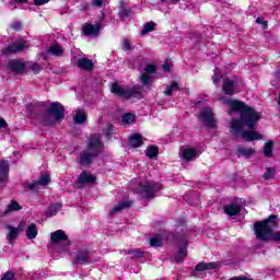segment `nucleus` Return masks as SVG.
Here are the masks:
<instances>
[{
  "instance_id": "obj_1",
  "label": "nucleus",
  "mask_w": 280,
  "mask_h": 280,
  "mask_svg": "<svg viewBox=\"0 0 280 280\" xmlns=\"http://www.w3.org/2000/svg\"><path fill=\"white\" fill-rule=\"evenodd\" d=\"M222 102L228 104L232 113H240V119L232 118L230 120L231 135L241 137L244 141H258L261 139V135L255 131L259 119H261V112L255 110L244 102L233 100H223Z\"/></svg>"
},
{
  "instance_id": "obj_2",
  "label": "nucleus",
  "mask_w": 280,
  "mask_h": 280,
  "mask_svg": "<svg viewBox=\"0 0 280 280\" xmlns=\"http://www.w3.org/2000/svg\"><path fill=\"white\" fill-rule=\"evenodd\" d=\"M278 228L279 221H277V215L271 214L267 220L254 224V233L260 242H269V240H273V242L280 244V231L272 233V231Z\"/></svg>"
},
{
  "instance_id": "obj_3",
  "label": "nucleus",
  "mask_w": 280,
  "mask_h": 280,
  "mask_svg": "<svg viewBox=\"0 0 280 280\" xmlns=\"http://www.w3.org/2000/svg\"><path fill=\"white\" fill-rule=\"evenodd\" d=\"M102 148H104V143H102V138L93 136L89 138L88 149L81 151L77 156V163L81 167H89L100 156L102 153Z\"/></svg>"
},
{
  "instance_id": "obj_4",
  "label": "nucleus",
  "mask_w": 280,
  "mask_h": 280,
  "mask_svg": "<svg viewBox=\"0 0 280 280\" xmlns=\"http://www.w3.org/2000/svg\"><path fill=\"white\" fill-rule=\"evenodd\" d=\"M65 119V106L59 102H55L47 109V114L42 117V124L44 126H54L56 121H62Z\"/></svg>"
},
{
  "instance_id": "obj_5",
  "label": "nucleus",
  "mask_w": 280,
  "mask_h": 280,
  "mask_svg": "<svg viewBox=\"0 0 280 280\" xmlns=\"http://www.w3.org/2000/svg\"><path fill=\"white\" fill-rule=\"evenodd\" d=\"M163 189V185L156 182H148L144 184H140L139 187L136 188V192L141 196L144 200H153L156 198V194Z\"/></svg>"
},
{
  "instance_id": "obj_6",
  "label": "nucleus",
  "mask_w": 280,
  "mask_h": 280,
  "mask_svg": "<svg viewBox=\"0 0 280 280\" xmlns=\"http://www.w3.org/2000/svg\"><path fill=\"white\" fill-rule=\"evenodd\" d=\"M110 91L114 95H118V97H122L124 100H130V97H139V95H141V88L124 89L118 83H113Z\"/></svg>"
},
{
  "instance_id": "obj_7",
  "label": "nucleus",
  "mask_w": 280,
  "mask_h": 280,
  "mask_svg": "<svg viewBox=\"0 0 280 280\" xmlns=\"http://www.w3.org/2000/svg\"><path fill=\"white\" fill-rule=\"evenodd\" d=\"M50 242L51 244H57L60 246L61 249H59L58 253H65V248L71 246V241H69V236L62 230H57L52 232L50 234Z\"/></svg>"
},
{
  "instance_id": "obj_8",
  "label": "nucleus",
  "mask_w": 280,
  "mask_h": 280,
  "mask_svg": "<svg viewBox=\"0 0 280 280\" xmlns=\"http://www.w3.org/2000/svg\"><path fill=\"white\" fill-rule=\"evenodd\" d=\"M174 240H176L180 246L175 261L176 264H183L187 258V235L174 236Z\"/></svg>"
},
{
  "instance_id": "obj_9",
  "label": "nucleus",
  "mask_w": 280,
  "mask_h": 280,
  "mask_svg": "<svg viewBox=\"0 0 280 280\" xmlns=\"http://www.w3.org/2000/svg\"><path fill=\"white\" fill-rule=\"evenodd\" d=\"M200 120L207 128H215V118L213 114V108L203 107L200 113Z\"/></svg>"
},
{
  "instance_id": "obj_10",
  "label": "nucleus",
  "mask_w": 280,
  "mask_h": 280,
  "mask_svg": "<svg viewBox=\"0 0 280 280\" xmlns=\"http://www.w3.org/2000/svg\"><path fill=\"white\" fill-rule=\"evenodd\" d=\"M25 49H27V42L20 40L3 48L2 54L3 56H12V54H19Z\"/></svg>"
},
{
  "instance_id": "obj_11",
  "label": "nucleus",
  "mask_w": 280,
  "mask_h": 280,
  "mask_svg": "<svg viewBox=\"0 0 280 280\" xmlns=\"http://www.w3.org/2000/svg\"><path fill=\"white\" fill-rule=\"evenodd\" d=\"M172 240H174V234L161 232L150 240V246L161 248V246H163V242H172Z\"/></svg>"
},
{
  "instance_id": "obj_12",
  "label": "nucleus",
  "mask_w": 280,
  "mask_h": 280,
  "mask_svg": "<svg viewBox=\"0 0 280 280\" xmlns=\"http://www.w3.org/2000/svg\"><path fill=\"white\" fill-rule=\"evenodd\" d=\"M49 180H51V177H49L48 174H44L37 180L26 184V187H28L31 191H38L40 187H47Z\"/></svg>"
},
{
  "instance_id": "obj_13",
  "label": "nucleus",
  "mask_w": 280,
  "mask_h": 280,
  "mask_svg": "<svg viewBox=\"0 0 280 280\" xmlns=\"http://www.w3.org/2000/svg\"><path fill=\"white\" fill-rule=\"evenodd\" d=\"M100 30H102L101 22L96 23L95 25L85 24L83 26V34H85V36H100Z\"/></svg>"
},
{
  "instance_id": "obj_14",
  "label": "nucleus",
  "mask_w": 280,
  "mask_h": 280,
  "mask_svg": "<svg viewBox=\"0 0 280 280\" xmlns=\"http://www.w3.org/2000/svg\"><path fill=\"white\" fill-rule=\"evenodd\" d=\"M8 69L13 73H23L25 71V65L16 59H11L8 62Z\"/></svg>"
},
{
  "instance_id": "obj_15",
  "label": "nucleus",
  "mask_w": 280,
  "mask_h": 280,
  "mask_svg": "<svg viewBox=\"0 0 280 280\" xmlns=\"http://www.w3.org/2000/svg\"><path fill=\"white\" fill-rule=\"evenodd\" d=\"M91 262V254L89 250H79L74 258L73 264H90Z\"/></svg>"
},
{
  "instance_id": "obj_16",
  "label": "nucleus",
  "mask_w": 280,
  "mask_h": 280,
  "mask_svg": "<svg viewBox=\"0 0 280 280\" xmlns=\"http://www.w3.org/2000/svg\"><path fill=\"white\" fill-rule=\"evenodd\" d=\"M257 151L255 149L246 148V147H238L236 149V156L238 159H250Z\"/></svg>"
},
{
  "instance_id": "obj_17",
  "label": "nucleus",
  "mask_w": 280,
  "mask_h": 280,
  "mask_svg": "<svg viewBox=\"0 0 280 280\" xmlns=\"http://www.w3.org/2000/svg\"><path fill=\"white\" fill-rule=\"evenodd\" d=\"M182 156L184 161H196L200 156V153L196 149L188 148L182 151Z\"/></svg>"
},
{
  "instance_id": "obj_18",
  "label": "nucleus",
  "mask_w": 280,
  "mask_h": 280,
  "mask_svg": "<svg viewBox=\"0 0 280 280\" xmlns=\"http://www.w3.org/2000/svg\"><path fill=\"white\" fill-rule=\"evenodd\" d=\"M222 91L225 93V95H233V93H235V81L223 79Z\"/></svg>"
},
{
  "instance_id": "obj_19",
  "label": "nucleus",
  "mask_w": 280,
  "mask_h": 280,
  "mask_svg": "<svg viewBox=\"0 0 280 280\" xmlns=\"http://www.w3.org/2000/svg\"><path fill=\"white\" fill-rule=\"evenodd\" d=\"M128 148H141L143 145V137L139 133H135L129 137Z\"/></svg>"
},
{
  "instance_id": "obj_20",
  "label": "nucleus",
  "mask_w": 280,
  "mask_h": 280,
  "mask_svg": "<svg viewBox=\"0 0 280 280\" xmlns=\"http://www.w3.org/2000/svg\"><path fill=\"white\" fill-rule=\"evenodd\" d=\"M77 65H78L79 69H82L83 71H93V69L95 67L93 61L90 59H86V58L79 59Z\"/></svg>"
},
{
  "instance_id": "obj_21",
  "label": "nucleus",
  "mask_w": 280,
  "mask_h": 280,
  "mask_svg": "<svg viewBox=\"0 0 280 280\" xmlns=\"http://www.w3.org/2000/svg\"><path fill=\"white\" fill-rule=\"evenodd\" d=\"M78 183L80 185H89V183H95V176L84 171L79 175Z\"/></svg>"
},
{
  "instance_id": "obj_22",
  "label": "nucleus",
  "mask_w": 280,
  "mask_h": 280,
  "mask_svg": "<svg viewBox=\"0 0 280 280\" xmlns=\"http://www.w3.org/2000/svg\"><path fill=\"white\" fill-rule=\"evenodd\" d=\"M241 211L242 207L237 203H230L224 207V213L230 217L237 215Z\"/></svg>"
},
{
  "instance_id": "obj_23",
  "label": "nucleus",
  "mask_w": 280,
  "mask_h": 280,
  "mask_svg": "<svg viewBox=\"0 0 280 280\" xmlns=\"http://www.w3.org/2000/svg\"><path fill=\"white\" fill-rule=\"evenodd\" d=\"M8 172H10V164L8 162H0V183L8 180Z\"/></svg>"
},
{
  "instance_id": "obj_24",
  "label": "nucleus",
  "mask_w": 280,
  "mask_h": 280,
  "mask_svg": "<svg viewBox=\"0 0 280 280\" xmlns=\"http://www.w3.org/2000/svg\"><path fill=\"white\" fill-rule=\"evenodd\" d=\"M74 124L82 125L86 122V113L84 109H78L73 115Z\"/></svg>"
},
{
  "instance_id": "obj_25",
  "label": "nucleus",
  "mask_w": 280,
  "mask_h": 280,
  "mask_svg": "<svg viewBox=\"0 0 280 280\" xmlns=\"http://www.w3.org/2000/svg\"><path fill=\"white\" fill-rule=\"evenodd\" d=\"M62 209V203H54L47 208L45 214L47 218H54V215L58 214V211Z\"/></svg>"
},
{
  "instance_id": "obj_26",
  "label": "nucleus",
  "mask_w": 280,
  "mask_h": 280,
  "mask_svg": "<svg viewBox=\"0 0 280 280\" xmlns=\"http://www.w3.org/2000/svg\"><path fill=\"white\" fill-rule=\"evenodd\" d=\"M213 268H218L217 262H199L195 267V270H197V272H203V270H213Z\"/></svg>"
},
{
  "instance_id": "obj_27",
  "label": "nucleus",
  "mask_w": 280,
  "mask_h": 280,
  "mask_svg": "<svg viewBox=\"0 0 280 280\" xmlns=\"http://www.w3.org/2000/svg\"><path fill=\"white\" fill-rule=\"evenodd\" d=\"M130 207H132V201H121L113 208L110 213H119V211H124V209H130Z\"/></svg>"
},
{
  "instance_id": "obj_28",
  "label": "nucleus",
  "mask_w": 280,
  "mask_h": 280,
  "mask_svg": "<svg viewBox=\"0 0 280 280\" xmlns=\"http://www.w3.org/2000/svg\"><path fill=\"white\" fill-rule=\"evenodd\" d=\"M36 235H38V228L32 223L26 228V237L27 240H36Z\"/></svg>"
},
{
  "instance_id": "obj_29",
  "label": "nucleus",
  "mask_w": 280,
  "mask_h": 280,
  "mask_svg": "<svg viewBox=\"0 0 280 280\" xmlns=\"http://www.w3.org/2000/svg\"><path fill=\"white\" fill-rule=\"evenodd\" d=\"M130 12H131V10L129 8H126L124 2H120V4H119V12H118L119 19L121 21H126V19H128V16H130Z\"/></svg>"
},
{
  "instance_id": "obj_30",
  "label": "nucleus",
  "mask_w": 280,
  "mask_h": 280,
  "mask_svg": "<svg viewBox=\"0 0 280 280\" xmlns=\"http://www.w3.org/2000/svg\"><path fill=\"white\" fill-rule=\"evenodd\" d=\"M154 27H156V24L154 22L145 23L142 30L140 31V35L145 36V34H150V32H154Z\"/></svg>"
},
{
  "instance_id": "obj_31",
  "label": "nucleus",
  "mask_w": 280,
  "mask_h": 280,
  "mask_svg": "<svg viewBox=\"0 0 280 280\" xmlns=\"http://www.w3.org/2000/svg\"><path fill=\"white\" fill-rule=\"evenodd\" d=\"M48 51L52 56H62V54H65V48H62L59 44H54L49 47Z\"/></svg>"
},
{
  "instance_id": "obj_32",
  "label": "nucleus",
  "mask_w": 280,
  "mask_h": 280,
  "mask_svg": "<svg viewBox=\"0 0 280 280\" xmlns=\"http://www.w3.org/2000/svg\"><path fill=\"white\" fill-rule=\"evenodd\" d=\"M22 207L19 205V202L12 200L9 205L7 210L4 211V215H8V213H12V211H21Z\"/></svg>"
},
{
  "instance_id": "obj_33",
  "label": "nucleus",
  "mask_w": 280,
  "mask_h": 280,
  "mask_svg": "<svg viewBox=\"0 0 280 280\" xmlns=\"http://www.w3.org/2000/svg\"><path fill=\"white\" fill-rule=\"evenodd\" d=\"M145 155L149 159H155V156H159V147L156 145L148 147V149L145 150Z\"/></svg>"
},
{
  "instance_id": "obj_34",
  "label": "nucleus",
  "mask_w": 280,
  "mask_h": 280,
  "mask_svg": "<svg viewBox=\"0 0 280 280\" xmlns=\"http://www.w3.org/2000/svg\"><path fill=\"white\" fill-rule=\"evenodd\" d=\"M272 148H273L272 141L265 143L264 154H265V156H267V159H272Z\"/></svg>"
},
{
  "instance_id": "obj_35",
  "label": "nucleus",
  "mask_w": 280,
  "mask_h": 280,
  "mask_svg": "<svg viewBox=\"0 0 280 280\" xmlns=\"http://www.w3.org/2000/svg\"><path fill=\"white\" fill-rule=\"evenodd\" d=\"M7 229H8V231H10L9 242H10V244H12V242H14V240H16V237H19V231L16 229L12 228V225H8Z\"/></svg>"
},
{
  "instance_id": "obj_36",
  "label": "nucleus",
  "mask_w": 280,
  "mask_h": 280,
  "mask_svg": "<svg viewBox=\"0 0 280 280\" xmlns=\"http://www.w3.org/2000/svg\"><path fill=\"white\" fill-rule=\"evenodd\" d=\"M178 91V82L174 81L171 85H167L164 95H172V93Z\"/></svg>"
},
{
  "instance_id": "obj_37",
  "label": "nucleus",
  "mask_w": 280,
  "mask_h": 280,
  "mask_svg": "<svg viewBox=\"0 0 280 280\" xmlns=\"http://www.w3.org/2000/svg\"><path fill=\"white\" fill-rule=\"evenodd\" d=\"M266 173L262 175V178L265 180H271V178H275V175L277 174V171L272 167H267Z\"/></svg>"
},
{
  "instance_id": "obj_38",
  "label": "nucleus",
  "mask_w": 280,
  "mask_h": 280,
  "mask_svg": "<svg viewBox=\"0 0 280 280\" xmlns=\"http://www.w3.org/2000/svg\"><path fill=\"white\" fill-rule=\"evenodd\" d=\"M140 80L144 86H150L152 84V77L142 72Z\"/></svg>"
},
{
  "instance_id": "obj_39",
  "label": "nucleus",
  "mask_w": 280,
  "mask_h": 280,
  "mask_svg": "<svg viewBox=\"0 0 280 280\" xmlns=\"http://www.w3.org/2000/svg\"><path fill=\"white\" fill-rule=\"evenodd\" d=\"M127 255H133V257H136V259H141L143 258V250L141 249H128Z\"/></svg>"
},
{
  "instance_id": "obj_40",
  "label": "nucleus",
  "mask_w": 280,
  "mask_h": 280,
  "mask_svg": "<svg viewBox=\"0 0 280 280\" xmlns=\"http://www.w3.org/2000/svg\"><path fill=\"white\" fill-rule=\"evenodd\" d=\"M122 121L124 124H132L135 121V114H130V113L125 114L122 116Z\"/></svg>"
},
{
  "instance_id": "obj_41",
  "label": "nucleus",
  "mask_w": 280,
  "mask_h": 280,
  "mask_svg": "<svg viewBox=\"0 0 280 280\" xmlns=\"http://www.w3.org/2000/svg\"><path fill=\"white\" fill-rule=\"evenodd\" d=\"M114 133H115V129H114L113 125H107L106 129L104 130L105 137H107V139H110V137Z\"/></svg>"
},
{
  "instance_id": "obj_42",
  "label": "nucleus",
  "mask_w": 280,
  "mask_h": 280,
  "mask_svg": "<svg viewBox=\"0 0 280 280\" xmlns=\"http://www.w3.org/2000/svg\"><path fill=\"white\" fill-rule=\"evenodd\" d=\"M30 69H31V71H33V73H35V74H38V73H40V71H43V67H40L38 63H32V65L30 66Z\"/></svg>"
},
{
  "instance_id": "obj_43",
  "label": "nucleus",
  "mask_w": 280,
  "mask_h": 280,
  "mask_svg": "<svg viewBox=\"0 0 280 280\" xmlns=\"http://www.w3.org/2000/svg\"><path fill=\"white\" fill-rule=\"evenodd\" d=\"M143 73H156V66L154 65H148L144 69Z\"/></svg>"
},
{
  "instance_id": "obj_44",
  "label": "nucleus",
  "mask_w": 280,
  "mask_h": 280,
  "mask_svg": "<svg viewBox=\"0 0 280 280\" xmlns=\"http://www.w3.org/2000/svg\"><path fill=\"white\" fill-rule=\"evenodd\" d=\"M122 49H124V51H130V49H132L130 40H128V39L122 40Z\"/></svg>"
},
{
  "instance_id": "obj_45",
  "label": "nucleus",
  "mask_w": 280,
  "mask_h": 280,
  "mask_svg": "<svg viewBox=\"0 0 280 280\" xmlns=\"http://www.w3.org/2000/svg\"><path fill=\"white\" fill-rule=\"evenodd\" d=\"M1 280H14V273L12 271H7L2 276Z\"/></svg>"
},
{
  "instance_id": "obj_46",
  "label": "nucleus",
  "mask_w": 280,
  "mask_h": 280,
  "mask_svg": "<svg viewBox=\"0 0 280 280\" xmlns=\"http://www.w3.org/2000/svg\"><path fill=\"white\" fill-rule=\"evenodd\" d=\"M92 5L94 8H102V5H104V0H92Z\"/></svg>"
},
{
  "instance_id": "obj_47",
  "label": "nucleus",
  "mask_w": 280,
  "mask_h": 280,
  "mask_svg": "<svg viewBox=\"0 0 280 280\" xmlns=\"http://www.w3.org/2000/svg\"><path fill=\"white\" fill-rule=\"evenodd\" d=\"M15 230L18 231V233H23V231H25V221H21Z\"/></svg>"
},
{
  "instance_id": "obj_48",
  "label": "nucleus",
  "mask_w": 280,
  "mask_h": 280,
  "mask_svg": "<svg viewBox=\"0 0 280 280\" xmlns=\"http://www.w3.org/2000/svg\"><path fill=\"white\" fill-rule=\"evenodd\" d=\"M256 23H258V25H262L265 30H266V27H268V22L264 21V19H261V18H257Z\"/></svg>"
},
{
  "instance_id": "obj_49",
  "label": "nucleus",
  "mask_w": 280,
  "mask_h": 280,
  "mask_svg": "<svg viewBox=\"0 0 280 280\" xmlns=\"http://www.w3.org/2000/svg\"><path fill=\"white\" fill-rule=\"evenodd\" d=\"M12 30H15V32H19V30H21L22 27V24L21 22H14L12 25H11Z\"/></svg>"
},
{
  "instance_id": "obj_50",
  "label": "nucleus",
  "mask_w": 280,
  "mask_h": 280,
  "mask_svg": "<svg viewBox=\"0 0 280 280\" xmlns=\"http://www.w3.org/2000/svg\"><path fill=\"white\" fill-rule=\"evenodd\" d=\"M213 84H218L220 82V77H218V69L214 70V74L212 75Z\"/></svg>"
},
{
  "instance_id": "obj_51",
  "label": "nucleus",
  "mask_w": 280,
  "mask_h": 280,
  "mask_svg": "<svg viewBox=\"0 0 280 280\" xmlns=\"http://www.w3.org/2000/svg\"><path fill=\"white\" fill-rule=\"evenodd\" d=\"M35 5H45V3H49V0H33Z\"/></svg>"
},
{
  "instance_id": "obj_52",
  "label": "nucleus",
  "mask_w": 280,
  "mask_h": 280,
  "mask_svg": "<svg viewBox=\"0 0 280 280\" xmlns=\"http://www.w3.org/2000/svg\"><path fill=\"white\" fill-rule=\"evenodd\" d=\"M10 3H12L13 5H19V3H27V0H13L10 1Z\"/></svg>"
},
{
  "instance_id": "obj_53",
  "label": "nucleus",
  "mask_w": 280,
  "mask_h": 280,
  "mask_svg": "<svg viewBox=\"0 0 280 280\" xmlns=\"http://www.w3.org/2000/svg\"><path fill=\"white\" fill-rule=\"evenodd\" d=\"M1 128H8V122L3 118H0V129Z\"/></svg>"
},
{
  "instance_id": "obj_54",
  "label": "nucleus",
  "mask_w": 280,
  "mask_h": 280,
  "mask_svg": "<svg viewBox=\"0 0 280 280\" xmlns=\"http://www.w3.org/2000/svg\"><path fill=\"white\" fill-rule=\"evenodd\" d=\"M162 69H163V71H165L166 73L170 72V63H168V62L164 63V65L162 66Z\"/></svg>"
},
{
  "instance_id": "obj_55",
  "label": "nucleus",
  "mask_w": 280,
  "mask_h": 280,
  "mask_svg": "<svg viewBox=\"0 0 280 280\" xmlns=\"http://www.w3.org/2000/svg\"><path fill=\"white\" fill-rule=\"evenodd\" d=\"M104 19H106V13H102V15H101V22L104 21Z\"/></svg>"
},
{
  "instance_id": "obj_56",
  "label": "nucleus",
  "mask_w": 280,
  "mask_h": 280,
  "mask_svg": "<svg viewBox=\"0 0 280 280\" xmlns=\"http://www.w3.org/2000/svg\"><path fill=\"white\" fill-rule=\"evenodd\" d=\"M171 3H178L180 0H168Z\"/></svg>"
},
{
  "instance_id": "obj_57",
  "label": "nucleus",
  "mask_w": 280,
  "mask_h": 280,
  "mask_svg": "<svg viewBox=\"0 0 280 280\" xmlns=\"http://www.w3.org/2000/svg\"><path fill=\"white\" fill-rule=\"evenodd\" d=\"M31 106L30 105H27V108H30Z\"/></svg>"
}]
</instances>
